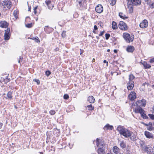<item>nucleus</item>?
I'll list each match as a JSON object with an SVG mask.
<instances>
[{
	"instance_id": "1",
	"label": "nucleus",
	"mask_w": 154,
	"mask_h": 154,
	"mask_svg": "<svg viewBox=\"0 0 154 154\" xmlns=\"http://www.w3.org/2000/svg\"><path fill=\"white\" fill-rule=\"evenodd\" d=\"M117 130L119 132L121 135H122L126 138L129 137L132 134V133L130 131L124 128L122 126H118L117 128Z\"/></svg>"
},
{
	"instance_id": "2",
	"label": "nucleus",
	"mask_w": 154,
	"mask_h": 154,
	"mask_svg": "<svg viewBox=\"0 0 154 154\" xmlns=\"http://www.w3.org/2000/svg\"><path fill=\"white\" fill-rule=\"evenodd\" d=\"M123 36L126 42L128 43L132 42L134 38V36H131L129 34L127 33H124Z\"/></svg>"
},
{
	"instance_id": "3",
	"label": "nucleus",
	"mask_w": 154,
	"mask_h": 154,
	"mask_svg": "<svg viewBox=\"0 0 154 154\" xmlns=\"http://www.w3.org/2000/svg\"><path fill=\"white\" fill-rule=\"evenodd\" d=\"M2 5L5 8H7L9 9L12 6L11 2L8 0H5L2 3Z\"/></svg>"
},
{
	"instance_id": "4",
	"label": "nucleus",
	"mask_w": 154,
	"mask_h": 154,
	"mask_svg": "<svg viewBox=\"0 0 154 154\" xmlns=\"http://www.w3.org/2000/svg\"><path fill=\"white\" fill-rule=\"evenodd\" d=\"M136 105L137 106L136 108H141V106H144L146 104V101L144 99L137 101L136 103Z\"/></svg>"
},
{
	"instance_id": "5",
	"label": "nucleus",
	"mask_w": 154,
	"mask_h": 154,
	"mask_svg": "<svg viewBox=\"0 0 154 154\" xmlns=\"http://www.w3.org/2000/svg\"><path fill=\"white\" fill-rule=\"evenodd\" d=\"M119 27L121 29L124 30H127L128 29L126 24L125 22L122 21L119 22Z\"/></svg>"
},
{
	"instance_id": "6",
	"label": "nucleus",
	"mask_w": 154,
	"mask_h": 154,
	"mask_svg": "<svg viewBox=\"0 0 154 154\" xmlns=\"http://www.w3.org/2000/svg\"><path fill=\"white\" fill-rule=\"evenodd\" d=\"M134 112L136 113H140L141 116L144 119H146V115L143 112V110L142 108H135Z\"/></svg>"
},
{
	"instance_id": "7",
	"label": "nucleus",
	"mask_w": 154,
	"mask_h": 154,
	"mask_svg": "<svg viewBox=\"0 0 154 154\" xmlns=\"http://www.w3.org/2000/svg\"><path fill=\"white\" fill-rule=\"evenodd\" d=\"M10 32V29L9 28H7V29L5 30L4 37V39L5 40H8L9 39L11 35Z\"/></svg>"
},
{
	"instance_id": "8",
	"label": "nucleus",
	"mask_w": 154,
	"mask_h": 154,
	"mask_svg": "<svg viewBox=\"0 0 154 154\" xmlns=\"http://www.w3.org/2000/svg\"><path fill=\"white\" fill-rule=\"evenodd\" d=\"M148 23L147 20H144L140 24V26L142 28H146L148 26Z\"/></svg>"
},
{
	"instance_id": "9",
	"label": "nucleus",
	"mask_w": 154,
	"mask_h": 154,
	"mask_svg": "<svg viewBox=\"0 0 154 154\" xmlns=\"http://www.w3.org/2000/svg\"><path fill=\"white\" fill-rule=\"evenodd\" d=\"M134 85V82L132 81H129L127 84V87L128 90L132 89Z\"/></svg>"
},
{
	"instance_id": "10",
	"label": "nucleus",
	"mask_w": 154,
	"mask_h": 154,
	"mask_svg": "<svg viewBox=\"0 0 154 154\" xmlns=\"http://www.w3.org/2000/svg\"><path fill=\"white\" fill-rule=\"evenodd\" d=\"M136 93L134 91L131 92L128 96L129 98L131 100H134L136 98Z\"/></svg>"
},
{
	"instance_id": "11",
	"label": "nucleus",
	"mask_w": 154,
	"mask_h": 154,
	"mask_svg": "<svg viewBox=\"0 0 154 154\" xmlns=\"http://www.w3.org/2000/svg\"><path fill=\"white\" fill-rule=\"evenodd\" d=\"M95 10L98 13H101L103 12V6L100 5H98L96 7Z\"/></svg>"
},
{
	"instance_id": "12",
	"label": "nucleus",
	"mask_w": 154,
	"mask_h": 154,
	"mask_svg": "<svg viewBox=\"0 0 154 154\" xmlns=\"http://www.w3.org/2000/svg\"><path fill=\"white\" fill-rule=\"evenodd\" d=\"M8 25V23L6 21H0V27L6 28Z\"/></svg>"
},
{
	"instance_id": "13",
	"label": "nucleus",
	"mask_w": 154,
	"mask_h": 154,
	"mask_svg": "<svg viewBox=\"0 0 154 154\" xmlns=\"http://www.w3.org/2000/svg\"><path fill=\"white\" fill-rule=\"evenodd\" d=\"M139 145L140 147H141L143 150L144 151L145 149H146L147 147L146 145L145 142L142 141H140L139 142Z\"/></svg>"
},
{
	"instance_id": "14",
	"label": "nucleus",
	"mask_w": 154,
	"mask_h": 154,
	"mask_svg": "<svg viewBox=\"0 0 154 154\" xmlns=\"http://www.w3.org/2000/svg\"><path fill=\"white\" fill-rule=\"evenodd\" d=\"M144 152H147L148 154H154L153 149L151 147H147L146 149H145Z\"/></svg>"
},
{
	"instance_id": "15",
	"label": "nucleus",
	"mask_w": 154,
	"mask_h": 154,
	"mask_svg": "<svg viewBox=\"0 0 154 154\" xmlns=\"http://www.w3.org/2000/svg\"><path fill=\"white\" fill-rule=\"evenodd\" d=\"M131 2L130 3L134 5H139L140 4L141 1L140 0H131Z\"/></svg>"
},
{
	"instance_id": "16",
	"label": "nucleus",
	"mask_w": 154,
	"mask_h": 154,
	"mask_svg": "<svg viewBox=\"0 0 154 154\" xmlns=\"http://www.w3.org/2000/svg\"><path fill=\"white\" fill-rule=\"evenodd\" d=\"M112 150L115 154H120V149L117 146H114L112 148Z\"/></svg>"
},
{
	"instance_id": "17",
	"label": "nucleus",
	"mask_w": 154,
	"mask_h": 154,
	"mask_svg": "<svg viewBox=\"0 0 154 154\" xmlns=\"http://www.w3.org/2000/svg\"><path fill=\"white\" fill-rule=\"evenodd\" d=\"M134 50V47L131 45L128 46L126 49V51L128 52L132 53Z\"/></svg>"
},
{
	"instance_id": "18",
	"label": "nucleus",
	"mask_w": 154,
	"mask_h": 154,
	"mask_svg": "<svg viewBox=\"0 0 154 154\" xmlns=\"http://www.w3.org/2000/svg\"><path fill=\"white\" fill-rule=\"evenodd\" d=\"M104 149L105 147L103 148V147H102V148H99L97 150L98 154H105L106 152Z\"/></svg>"
},
{
	"instance_id": "19",
	"label": "nucleus",
	"mask_w": 154,
	"mask_h": 154,
	"mask_svg": "<svg viewBox=\"0 0 154 154\" xmlns=\"http://www.w3.org/2000/svg\"><path fill=\"white\" fill-rule=\"evenodd\" d=\"M128 8L129 9V12L131 13L133 11V5L132 4H131V3H129V2L128 3Z\"/></svg>"
},
{
	"instance_id": "20",
	"label": "nucleus",
	"mask_w": 154,
	"mask_h": 154,
	"mask_svg": "<svg viewBox=\"0 0 154 154\" xmlns=\"http://www.w3.org/2000/svg\"><path fill=\"white\" fill-rule=\"evenodd\" d=\"M113 126L112 125H110L109 124H106L104 127L103 129L104 130H112L113 129Z\"/></svg>"
},
{
	"instance_id": "21",
	"label": "nucleus",
	"mask_w": 154,
	"mask_h": 154,
	"mask_svg": "<svg viewBox=\"0 0 154 154\" xmlns=\"http://www.w3.org/2000/svg\"><path fill=\"white\" fill-rule=\"evenodd\" d=\"M88 101L90 103H93L94 102L95 100L93 96H89L88 99Z\"/></svg>"
},
{
	"instance_id": "22",
	"label": "nucleus",
	"mask_w": 154,
	"mask_h": 154,
	"mask_svg": "<svg viewBox=\"0 0 154 154\" xmlns=\"http://www.w3.org/2000/svg\"><path fill=\"white\" fill-rule=\"evenodd\" d=\"M96 140V145H97V146H99V145H100L101 146H102V147H104V146H105V144L103 142H100V143H99V140L98 138H97Z\"/></svg>"
},
{
	"instance_id": "23",
	"label": "nucleus",
	"mask_w": 154,
	"mask_h": 154,
	"mask_svg": "<svg viewBox=\"0 0 154 154\" xmlns=\"http://www.w3.org/2000/svg\"><path fill=\"white\" fill-rule=\"evenodd\" d=\"M120 147L122 149H124L126 147V145L125 143L123 141H119Z\"/></svg>"
},
{
	"instance_id": "24",
	"label": "nucleus",
	"mask_w": 154,
	"mask_h": 154,
	"mask_svg": "<svg viewBox=\"0 0 154 154\" xmlns=\"http://www.w3.org/2000/svg\"><path fill=\"white\" fill-rule=\"evenodd\" d=\"M141 63L145 69L149 68L151 67V66L149 64H147L146 62L144 61Z\"/></svg>"
},
{
	"instance_id": "25",
	"label": "nucleus",
	"mask_w": 154,
	"mask_h": 154,
	"mask_svg": "<svg viewBox=\"0 0 154 154\" xmlns=\"http://www.w3.org/2000/svg\"><path fill=\"white\" fill-rule=\"evenodd\" d=\"M51 2L50 1H46L45 2L46 3L47 5L48 9L52 10V9L54 6H52V8L51 6H50V5H51Z\"/></svg>"
},
{
	"instance_id": "26",
	"label": "nucleus",
	"mask_w": 154,
	"mask_h": 154,
	"mask_svg": "<svg viewBox=\"0 0 154 154\" xmlns=\"http://www.w3.org/2000/svg\"><path fill=\"white\" fill-rule=\"evenodd\" d=\"M145 135L147 138H152V134L147 131H145Z\"/></svg>"
},
{
	"instance_id": "27",
	"label": "nucleus",
	"mask_w": 154,
	"mask_h": 154,
	"mask_svg": "<svg viewBox=\"0 0 154 154\" xmlns=\"http://www.w3.org/2000/svg\"><path fill=\"white\" fill-rule=\"evenodd\" d=\"M112 27L113 29H115L117 28V26L116 23L115 21H113L112 23Z\"/></svg>"
},
{
	"instance_id": "28",
	"label": "nucleus",
	"mask_w": 154,
	"mask_h": 154,
	"mask_svg": "<svg viewBox=\"0 0 154 154\" xmlns=\"http://www.w3.org/2000/svg\"><path fill=\"white\" fill-rule=\"evenodd\" d=\"M12 93L11 91H9L7 94L8 98L10 100L12 98Z\"/></svg>"
},
{
	"instance_id": "29",
	"label": "nucleus",
	"mask_w": 154,
	"mask_h": 154,
	"mask_svg": "<svg viewBox=\"0 0 154 154\" xmlns=\"http://www.w3.org/2000/svg\"><path fill=\"white\" fill-rule=\"evenodd\" d=\"M119 16L121 18L123 19H127L128 18V17H125V15L123 14L122 13H119Z\"/></svg>"
},
{
	"instance_id": "30",
	"label": "nucleus",
	"mask_w": 154,
	"mask_h": 154,
	"mask_svg": "<svg viewBox=\"0 0 154 154\" xmlns=\"http://www.w3.org/2000/svg\"><path fill=\"white\" fill-rule=\"evenodd\" d=\"M87 107L89 110H92L94 109V107L92 106V105L91 104L87 106Z\"/></svg>"
},
{
	"instance_id": "31",
	"label": "nucleus",
	"mask_w": 154,
	"mask_h": 154,
	"mask_svg": "<svg viewBox=\"0 0 154 154\" xmlns=\"http://www.w3.org/2000/svg\"><path fill=\"white\" fill-rule=\"evenodd\" d=\"M13 14L14 16L16 18H17L18 17L17 15V11L16 10H15L14 11Z\"/></svg>"
},
{
	"instance_id": "32",
	"label": "nucleus",
	"mask_w": 154,
	"mask_h": 154,
	"mask_svg": "<svg viewBox=\"0 0 154 154\" xmlns=\"http://www.w3.org/2000/svg\"><path fill=\"white\" fill-rule=\"evenodd\" d=\"M116 0H110V3L112 5H113L116 4Z\"/></svg>"
},
{
	"instance_id": "33",
	"label": "nucleus",
	"mask_w": 154,
	"mask_h": 154,
	"mask_svg": "<svg viewBox=\"0 0 154 154\" xmlns=\"http://www.w3.org/2000/svg\"><path fill=\"white\" fill-rule=\"evenodd\" d=\"M31 39L34 40L37 43L38 42H40L39 40L38 39V37L37 38H31Z\"/></svg>"
},
{
	"instance_id": "34",
	"label": "nucleus",
	"mask_w": 154,
	"mask_h": 154,
	"mask_svg": "<svg viewBox=\"0 0 154 154\" xmlns=\"http://www.w3.org/2000/svg\"><path fill=\"white\" fill-rule=\"evenodd\" d=\"M129 81H132L134 78V77L132 74H130L129 75Z\"/></svg>"
},
{
	"instance_id": "35",
	"label": "nucleus",
	"mask_w": 154,
	"mask_h": 154,
	"mask_svg": "<svg viewBox=\"0 0 154 154\" xmlns=\"http://www.w3.org/2000/svg\"><path fill=\"white\" fill-rule=\"evenodd\" d=\"M130 137V139L134 141L135 140L136 137L134 135H132Z\"/></svg>"
},
{
	"instance_id": "36",
	"label": "nucleus",
	"mask_w": 154,
	"mask_h": 154,
	"mask_svg": "<svg viewBox=\"0 0 154 154\" xmlns=\"http://www.w3.org/2000/svg\"><path fill=\"white\" fill-rule=\"evenodd\" d=\"M49 113L51 115H53L55 113V111L54 110H51L50 111Z\"/></svg>"
},
{
	"instance_id": "37",
	"label": "nucleus",
	"mask_w": 154,
	"mask_h": 154,
	"mask_svg": "<svg viewBox=\"0 0 154 154\" xmlns=\"http://www.w3.org/2000/svg\"><path fill=\"white\" fill-rule=\"evenodd\" d=\"M66 32L65 31H63V32H62V34H61V35H62V36L63 38H64L66 37Z\"/></svg>"
},
{
	"instance_id": "38",
	"label": "nucleus",
	"mask_w": 154,
	"mask_h": 154,
	"mask_svg": "<svg viewBox=\"0 0 154 154\" xmlns=\"http://www.w3.org/2000/svg\"><path fill=\"white\" fill-rule=\"evenodd\" d=\"M149 7L152 8H154V2H152L150 5H149Z\"/></svg>"
},
{
	"instance_id": "39",
	"label": "nucleus",
	"mask_w": 154,
	"mask_h": 154,
	"mask_svg": "<svg viewBox=\"0 0 154 154\" xmlns=\"http://www.w3.org/2000/svg\"><path fill=\"white\" fill-rule=\"evenodd\" d=\"M45 75L47 76H49L51 74V72L49 71H46L45 72Z\"/></svg>"
},
{
	"instance_id": "40",
	"label": "nucleus",
	"mask_w": 154,
	"mask_h": 154,
	"mask_svg": "<svg viewBox=\"0 0 154 154\" xmlns=\"http://www.w3.org/2000/svg\"><path fill=\"white\" fill-rule=\"evenodd\" d=\"M110 37V35L109 34L106 33L105 34L106 39L107 40Z\"/></svg>"
},
{
	"instance_id": "41",
	"label": "nucleus",
	"mask_w": 154,
	"mask_h": 154,
	"mask_svg": "<svg viewBox=\"0 0 154 154\" xmlns=\"http://www.w3.org/2000/svg\"><path fill=\"white\" fill-rule=\"evenodd\" d=\"M63 98L64 99H68L69 98V96L67 94H65L63 96Z\"/></svg>"
},
{
	"instance_id": "42",
	"label": "nucleus",
	"mask_w": 154,
	"mask_h": 154,
	"mask_svg": "<svg viewBox=\"0 0 154 154\" xmlns=\"http://www.w3.org/2000/svg\"><path fill=\"white\" fill-rule=\"evenodd\" d=\"M147 128L148 130L151 131L152 130V127L151 125H148L147 127Z\"/></svg>"
},
{
	"instance_id": "43",
	"label": "nucleus",
	"mask_w": 154,
	"mask_h": 154,
	"mask_svg": "<svg viewBox=\"0 0 154 154\" xmlns=\"http://www.w3.org/2000/svg\"><path fill=\"white\" fill-rule=\"evenodd\" d=\"M26 26L28 28H31L32 27V23H28L26 25Z\"/></svg>"
},
{
	"instance_id": "44",
	"label": "nucleus",
	"mask_w": 154,
	"mask_h": 154,
	"mask_svg": "<svg viewBox=\"0 0 154 154\" xmlns=\"http://www.w3.org/2000/svg\"><path fill=\"white\" fill-rule=\"evenodd\" d=\"M149 116L150 117V118L154 120V114H149Z\"/></svg>"
},
{
	"instance_id": "45",
	"label": "nucleus",
	"mask_w": 154,
	"mask_h": 154,
	"mask_svg": "<svg viewBox=\"0 0 154 154\" xmlns=\"http://www.w3.org/2000/svg\"><path fill=\"white\" fill-rule=\"evenodd\" d=\"M145 1L147 2V4L149 5V6L150 5L151 3L152 2L151 1L149 0H145Z\"/></svg>"
},
{
	"instance_id": "46",
	"label": "nucleus",
	"mask_w": 154,
	"mask_h": 154,
	"mask_svg": "<svg viewBox=\"0 0 154 154\" xmlns=\"http://www.w3.org/2000/svg\"><path fill=\"white\" fill-rule=\"evenodd\" d=\"M34 81H35V82H36L38 84H39L40 81L38 79H34Z\"/></svg>"
},
{
	"instance_id": "47",
	"label": "nucleus",
	"mask_w": 154,
	"mask_h": 154,
	"mask_svg": "<svg viewBox=\"0 0 154 154\" xmlns=\"http://www.w3.org/2000/svg\"><path fill=\"white\" fill-rule=\"evenodd\" d=\"M37 7H38V6H37L34 8V14H36V13H37V11H36V10L37 8Z\"/></svg>"
},
{
	"instance_id": "48",
	"label": "nucleus",
	"mask_w": 154,
	"mask_h": 154,
	"mask_svg": "<svg viewBox=\"0 0 154 154\" xmlns=\"http://www.w3.org/2000/svg\"><path fill=\"white\" fill-rule=\"evenodd\" d=\"M130 146H129L128 145L127 146V147L126 148V149L127 151V152H128L129 151V149H130Z\"/></svg>"
},
{
	"instance_id": "49",
	"label": "nucleus",
	"mask_w": 154,
	"mask_h": 154,
	"mask_svg": "<svg viewBox=\"0 0 154 154\" xmlns=\"http://www.w3.org/2000/svg\"><path fill=\"white\" fill-rule=\"evenodd\" d=\"M104 31H102L99 34V36H102L103 34H104Z\"/></svg>"
},
{
	"instance_id": "50",
	"label": "nucleus",
	"mask_w": 154,
	"mask_h": 154,
	"mask_svg": "<svg viewBox=\"0 0 154 154\" xmlns=\"http://www.w3.org/2000/svg\"><path fill=\"white\" fill-rule=\"evenodd\" d=\"M150 63H152L153 62H154V57L151 59L150 60Z\"/></svg>"
},
{
	"instance_id": "51",
	"label": "nucleus",
	"mask_w": 154,
	"mask_h": 154,
	"mask_svg": "<svg viewBox=\"0 0 154 154\" xmlns=\"http://www.w3.org/2000/svg\"><path fill=\"white\" fill-rule=\"evenodd\" d=\"M152 113L154 114V106L152 108Z\"/></svg>"
},
{
	"instance_id": "52",
	"label": "nucleus",
	"mask_w": 154,
	"mask_h": 154,
	"mask_svg": "<svg viewBox=\"0 0 154 154\" xmlns=\"http://www.w3.org/2000/svg\"><path fill=\"white\" fill-rule=\"evenodd\" d=\"M94 29L95 30H96L97 29H98V28H97V26H96V25L94 26Z\"/></svg>"
},
{
	"instance_id": "53",
	"label": "nucleus",
	"mask_w": 154,
	"mask_h": 154,
	"mask_svg": "<svg viewBox=\"0 0 154 154\" xmlns=\"http://www.w3.org/2000/svg\"><path fill=\"white\" fill-rule=\"evenodd\" d=\"M80 51H81V52L80 53V54L81 55L83 53L84 51L83 50H81V49H80Z\"/></svg>"
},
{
	"instance_id": "54",
	"label": "nucleus",
	"mask_w": 154,
	"mask_h": 154,
	"mask_svg": "<svg viewBox=\"0 0 154 154\" xmlns=\"http://www.w3.org/2000/svg\"><path fill=\"white\" fill-rule=\"evenodd\" d=\"M82 1H79V4L80 5V6H82Z\"/></svg>"
},
{
	"instance_id": "55",
	"label": "nucleus",
	"mask_w": 154,
	"mask_h": 154,
	"mask_svg": "<svg viewBox=\"0 0 154 154\" xmlns=\"http://www.w3.org/2000/svg\"><path fill=\"white\" fill-rule=\"evenodd\" d=\"M3 124L2 123H0V128H1L2 126L3 125Z\"/></svg>"
},
{
	"instance_id": "56",
	"label": "nucleus",
	"mask_w": 154,
	"mask_h": 154,
	"mask_svg": "<svg viewBox=\"0 0 154 154\" xmlns=\"http://www.w3.org/2000/svg\"><path fill=\"white\" fill-rule=\"evenodd\" d=\"M93 32L95 33H97V32L94 29L93 31Z\"/></svg>"
},
{
	"instance_id": "57",
	"label": "nucleus",
	"mask_w": 154,
	"mask_h": 154,
	"mask_svg": "<svg viewBox=\"0 0 154 154\" xmlns=\"http://www.w3.org/2000/svg\"><path fill=\"white\" fill-rule=\"evenodd\" d=\"M55 51H57L59 50V48H57L55 49Z\"/></svg>"
},
{
	"instance_id": "58",
	"label": "nucleus",
	"mask_w": 154,
	"mask_h": 154,
	"mask_svg": "<svg viewBox=\"0 0 154 154\" xmlns=\"http://www.w3.org/2000/svg\"><path fill=\"white\" fill-rule=\"evenodd\" d=\"M114 52L115 53H117V50H116V49H115V50H114Z\"/></svg>"
},
{
	"instance_id": "59",
	"label": "nucleus",
	"mask_w": 154,
	"mask_h": 154,
	"mask_svg": "<svg viewBox=\"0 0 154 154\" xmlns=\"http://www.w3.org/2000/svg\"><path fill=\"white\" fill-rule=\"evenodd\" d=\"M95 59L94 58H93L92 60L93 62H94L95 61Z\"/></svg>"
},
{
	"instance_id": "60",
	"label": "nucleus",
	"mask_w": 154,
	"mask_h": 154,
	"mask_svg": "<svg viewBox=\"0 0 154 154\" xmlns=\"http://www.w3.org/2000/svg\"><path fill=\"white\" fill-rule=\"evenodd\" d=\"M96 37L97 38V39H99V37L98 36H96Z\"/></svg>"
},
{
	"instance_id": "61",
	"label": "nucleus",
	"mask_w": 154,
	"mask_h": 154,
	"mask_svg": "<svg viewBox=\"0 0 154 154\" xmlns=\"http://www.w3.org/2000/svg\"><path fill=\"white\" fill-rule=\"evenodd\" d=\"M152 87L153 89H154V85H152Z\"/></svg>"
},
{
	"instance_id": "62",
	"label": "nucleus",
	"mask_w": 154,
	"mask_h": 154,
	"mask_svg": "<svg viewBox=\"0 0 154 154\" xmlns=\"http://www.w3.org/2000/svg\"><path fill=\"white\" fill-rule=\"evenodd\" d=\"M28 11H30V8H29Z\"/></svg>"
},
{
	"instance_id": "63",
	"label": "nucleus",
	"mask_w": 154,
	"mask_h": 154,
	"mask_svg": "<svg viewBox=\"0 0 154 154\" xmlns=\"http://www.w3.org/2000/svg\"><path fill=\"white\" fill-rule=\"evenodd\" d=\"M110 51V50L109 49H108L107 50V52H109Z\"/></svg>"
},
{
	"instance_id": "64",
	"label": "nucleus",
	"mask_w": 154,
	"mask_h": 154,
	"mask_svg": "<svg viewBox=\"0 0 154 154\" xmlns=\"http://www.w3.org/2000/svg\"><path fill=\"white\" fill-rule=\"evenodd\" d=\"M40 153L41 154H43V153L42 152H40Z\"/></svg>"
}]
</instances>
